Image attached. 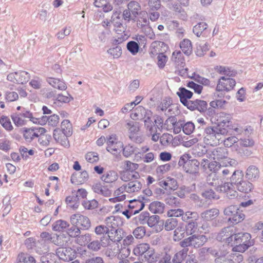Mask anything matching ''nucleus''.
Instances as JSON below:
<instances>
[{
  "label": "nucleus",
  "instance_id": "1",
  "mask_svg": "<svg viewBox=\"0 0 263 263\" xmlns=\"http://www.w3.org/2000/svg\"><path fill=\"white\" fill-rule=\"evenodd\" d=\"M204 142L207 145H216L219 143L222 135L228 133L227 128L219 125L210 126L204 130Z\"/></svg>",
  "mask_w": 263,
  "mask_h": 263
},
{
  "label": "nucleus",
  "instance_id": "2",
  "mask_svg": "<svg viewBox=\"0 0 263 263\" xmlns=\"http://www.w3.org/2000/svg\"><path fill=\"white\" fill-rule=\"evenodd\" d=\"M243 180V174L242 171H235L231 177V182L224 183L219 187L221 192L225 193L229 198H234L237 196V192L235 190L233 185L237 186Z\"/></svg>",
  "mask_w": 263,
  "mask_h": 263
},
{
  "label": "nucleus",
  "instance_id": "3",
  "mask_svg": "<svg viewBox=\"0 0 263 263\" xmlns=\"http://www.w3.org/2000/svg\"><path fill=\"white\" fill-rule=\"evenodd\" d=\"M234 241L236 246L233 248V252L237 253L245 251L254 245L251 236L248 233H238L234 234Z\"/></svg>",
  "mask_w": 263,
  "mask_h": 263
},
{
  "label": "nucleus",
  "instance_id": "4",
  "mask_svg": "<svg viewBox=\"0 0 263 263\" xmlns=\"http://www.w3.org/2000/svg\"><path fill=\"white\" fill-rule=\"evenodd\" d=\"M151 52L153 55L158 54L157 64L159 68H162L164 67L166 62V57L162 53L167 49V45L163 42L155 41L151 45Z\"/></svg>",
  "mask_w": 263,
  "mask_h": 263
},
{
  "label": "nucleus",
  "instance_id": "5",
  "mask_svg": "<svg viewBox=\"0 0 263 263\" xmlns=\"http://www.w3.org/2000/svg\"><path fill=\"white\" fill-rule=\"evenodd\" d=\"M206 157L210 160H213L215 162L217 161H226L223 165H227L230 164L229 161V153L228 149L223 147H219L213 149H209L206 152Z\"/></svg>",
  "mask_w": 263,
  "mask_h": 263
},
{
  "label": "nucleus",
  "instance_id": "6",
  "mask_svg": "<svg viewBox=\"0 0 263 263\" xmlns=\"http://www.w3.org/2000/svg\"><path fill=\"white\" fill-rule=\"evenodd\" d=\"M223 213L224 215L228 217V221L234 224L242 221L245 217L236 205H230L226 208Z\"/></svg>",
  "mask_w": 263,
  "mask_h": 263
},
{
  "label": "nucleus",
  "instance_id": "7",
  "mask_svg": "<svg viewBox=\"0 0 263 263\" xmlns=\"http://www.w3.org/2000/svg\"><path fill=\"white\" fill-rule=\"evenodd\" d=\"M46 132V129L43 127H25L22 129V134L25 141L30 143L34 139L45 134Z\"/></svg>",
  "mask_w": 263,
  "mask_h": 263
},
{
  "label": "nucleus",
  "instance_id": "8",
  "mask_svg": "<svg viewBox=\"0 0 263 263\" xmlns=\"http://www.w3.org/2000/svg\"><path fill=\"white\" fill-rule=\"evenodd\" d=\"M70 222L73 226L81 227L84 230H88L91 227L90 219L86 216L82 215L80 213L72 214L70 216Z\"/></svg>",
  "mask_w": 263,
  "mask_h": 263
},
{
  "label": "nucleus",
  "instance_id": "9",
  "mask_svg": "<svg viewBox=\"0 0 263 263\" xmlns=\"http://www.w3.org/2000/svg\"><path fill=\"white\" fill-rule=\"evenodd\" d=\"M243 260V256L239 253L233 252L220 255L215 259L216 263H238Z\"/></svg>",
  "mask_w": 263,
  "mask_h": 263
},
{
  "label": "nucleus",
  "instance_id": "10",
  "mask_svg": "<svg viewBox=\"0 0 263 263\" xmlns=\"http://www.w3.org/2000/svg\"><path fill=\"white\" fill-rule=\"evenodd\" d=\"M30 78V74L23 70L9 73L7 77L8 81L18 84L26 83Z\"/></svg>",
  "mask_w": 263,
  "mask_h": 263
},
{
  "label": "nucleus",
  "instance_id": "11",
  "mask_svg": "<svg viewBox=\"0 0 263 263\" xmlns=\"http://www.w3.org/2000/svg\"><path fill=\"white\" fill-rule=\"evenodd\" d=\"M236 85L235 80L230 77H221L218 80L216 90L217 91H230Z\"/></svg>",
  "mask_w": 263,
  "mask_h": 263
},
{
  "label": "nucleus",
  "instance_id": "12",
  "mask_svg": "<svg viewBox=\"0 0 263 263\" xmlns=\"http://www.w3.org/2000/svg\"><path fill=\"white\" fill-rule=\"evenodd\" d=\"M138 15H139L137 20L138 27L140 28L145 27L148 30V34L147 35H149L151 39H153L155 34L152 28L149 26V22L147 12L145 11H142Z\"/></svg>",
  "mask_w": 263,
  "mask_h": 263
},
{
  "label": "nucleus",
  "instance_id": "13",
  "mask_svg": "<svg viewBox=\"0 0 263 263\" xmlns=\"http://www.w3.org/2000/svg\"><path fill=\"white\" fill-rule=\"evenodd\" d=\"M56 254L60 259L69 261L76 257V252L75 250L69 247L60 248L57 250Z\"/></svg>",
  "mask_w": 263,
  "mask_h": 263
},
{
  "label": "nucleus",
  "instance_id": "14",
  "mask_svg": "<svg viewBox=\"0 0 263 263\" xmlns=\"http://www.w3.org/2000/svg\"><path fill=\"white\" fill-rule=\"evenodd\" d=\"M234 234L232 228H224L218 233L217 239L219 241H225L227 243H230L233 241Z\"/></svg>",
  "mask_w": 263,
  "mask_h": 263
},
{
  "label": "nucleus",
  "instance_id": "15",
  "mask_svg": "<svg viewBox=\"0 0 263 263\" xmlns=\"http://www.w3.org/2000/svg\"><path fill=\"white\" fill-rule=\"evenodd\" d=\"M207 106L206 101L196 99L194 101L190 100L185 106L191 110H197L200 112H203L206 110Z\"/></svg>",
  "mask_w": 263,
  "mask_h": 263
},
{
  "label": "nucleus",
  "instance_id": "16",
  "mask_svg": "<svg viewBox=\"0 0 263 263\" xmlns=\"http://www.w3.org/2000/svg\"><path fill=\"white\" fill-rule=\"evenodd\" d=\"M124 237V232L121 229H109V232L107 234V238L105 240H107L110 242L111 241L114 242H120Z\"/></svg>",
  "mask_w": 263,
  "mask_h": 263
},
{
  "label": "nucleus",
  "instance_id": "17",
  "mask_svg": "<svg viewBox=\"0 0 263 263\" xmlns=\"http://www.w3.org/2000/svg\"><path fill=\"white\" fill-rule=\"evenodd\" d=\"M109 245V241L105 240L104 237H101L100 240H95L87 245V248L92 251L97 252L99 251L102 247L105 248Z\"/></svg>",
  "mask_w": 263,
  "mask_h": 263
},
{
  "label": "nucleus",
  "instance_id": "18",
  "mask_svg": "<svg viewBox=\"0 0 263 263\" xmlns=\"http://www.w3.org/2000/svg\"><path fill=\"white\" fill-rule=\"evenodd\" d=\"M199 162L196 159H192L186 163L184 171L189 174L197 176L199 174Z\"/></svg>",
  "mask_w": 263,
  "mask_h": 263
},
{
  "label": "nucleus",
  "instance_id": "19",
  "mask_svg": "<svg viewBox=\"0 0 263 263\" xmlns=\"http://www.w3.org/2000/svg\"><path fill=\"white\" fill-rule=\"evenodd\" d=\"M126 193H134L139 192L142 188V183L137 179H134L127 183L124 184Z\"/></svg>",
  "mask_w": 263,
  "mask_h": 263
},
{
  "label": "nucleus",
  "instance_id": "20",
  "mask_svg": "<svg viewBox=\"0 0 263 263\" xmlns=\"http://www.w3.org/2000/svg\"><path fill=\"white\" fill-rule=\"evenodd\" d=\"M126 128L129 133V138L133 139L140 130V124L138 122L130 121L126 123Z\"/></svg>",
  "mask_w": 263,
  "mask_h": 263
},
{
  "label": "nucleus",
  "instance_id": "21",
  "mask_svg": "<svg viewBox=\"0 0 263 263\" xmlns=\"http://www.w3.org/2000/svg\"><path fill=\"white\" fill-rule=\"evenodd\" d=\"M192 243V247L195 248H198L202 246L206 241L207 238L203 235H193L190 236Z\"/></svg>",
  "mask_w": 263,
  "mask_h": 263
},
{
  "label": "nucleus",
  "instance_id": "22",
  "mask_svg": "<svg viewBox=\"0 0 263 263\" xmlns=\"http://www.w3.org/2000/svg\"><path fill=\"white\" fill-rule=\"evenodd\" d=\"M159 185L166 191L175 190L178 186L177 181L172 178H167L165 181L159 182Z\"/></svg>",
  "mask_w": 263,
  "mask_h": 263
},
{
  "label": "nucleus",
  "instance_id": "23",
  "mask_svg": "<svg viewBox=\"0 0 263 263\" xmlns=\"http://www.w3.org/2000/svg\"><path fill=\"white\" fill-rule=\"evenodd\" d=\"M47 83L54 88L61 90H65L67 88L65 83L59 79H55L52 77H49L46 79Z\"/></svg>",
  "mask_w": 263,
  "mask_h": 263
},
{
  "label": "nucleus",
  "instance_id": "24",
  "mask_svg": "<svg viewBox=\"0 0 263 263\" xmlns=\"http://www.w3.org/2000/svg\"><path fill=\"white\" fill-rule=\"evenodd\" d=\"M217 209L213 208L206 210L201 214V217L205 221H210L215 219L219 215Z\"/></svg>",
  "mask_w": 263,
  "mask_h": 263
},
{
  "label": "nucleus",
  "instance_id": "25",
  "mask_svg": "<svg viewBox=\"0 0 263 263\" xmlns=\"http://www.w3.org/2000/svg\"><path fill=\"white\" fill-rule=\"evenodd\" d=\"M177 95L180 98L181 102L185 106L190 101L188 99L192 97L193 93L184 88H180L177 92Z\"/></svg>",
  "mask_w": 263,
  "mask_h": 263
},
{
  "label": "nucleus",
  "instance_id": "26",
  "mask_svg": "<svg viewBox=\"0 0 263 263\" xmlns=\"http://www.w3.org/2000/svg\"><path fill=\"white\" fill-rule=\"evenodd\" d=\"M232 117L230 114H226L225 112H220L219 114L218 118L217 121H218V124L220 127L227 126L229 127L231 125L230 123Z\"/></svg>",
  "mask_w": 263,
  "mask_h": 263
},
{
  "label": "nucleus",
  "instance_id": "27",
  "mask_svg": "<svg viewBox=\"0 0 263 263\" xmlns=\"http://www.w3.org/2000/svg\"><path fill=\"white\" fill-rule=\"evenodd\" d=\"M206 181L208 184L216 187L217 191L221 192L219 187L222 185L221 184L222 181L218 179V176L215 173H213L209 174L207 177Z\"/></svg>",
  "mask_w": 263,
  "mask_h": 263
},
{
  "label": "nucleus",
  "instance_id": "28",
  "mask_svg": "<svg viewBox=\"0 0 263 263\" xmlns=\"http://www.w3.org/2000/svg\"><path fill=\"white\" fill-rule=\"evenodd\" d=\"M16 263H35V259L27 253L20 252L17 256Z\"/></svg>",
  "mask_w": 263,
  "mask_h": 263
},
{
  "label": "nucleus",
  "instance_id": "29",
  "mask_svg": "<svg viewBox=\"0 0 263 263\" xmlns=\"http://www.w3.org/2000/svg\"><path fill=\"white\" fill-rule=\"evenodd\" d=\"M259 176V171L258 168L254 165H251L246 170V177L251 181L255 180Z\"/></svg>",
  "mask_w": 263,
  "mask_h": 263
},
{
  "label": "nucleus",
  "instance_id": "30",
  "mask_svg": "<svg viewBox=\"0 0 263 263\" xmlns=\"http://www.w3.org/2000/svg\"><path fill=\"white\" fill-rule=\"evenodd\" d=\"M40 124H43L48 122L49 125L56 126L59 122V117L57 115H53L49 117L43 116L40 118Z\"/></svg>",
  "mask_w": 263,
  "mask_h": 263
},
{
  "label": "nucleus",
  "instance_id": "31",
  "mask_svg": "<svg viewBox=\"0 0 263 263\" xmlns=\"http://www.w3.org/2000/svg\"><path fill=\"white\" fill-rule=\"evenodd\" d=\"M101 180L106 183H112L118 178L117 173L114 171H109L105 172L101 177Z\"/></svg>",
  "mask_w": 263,
  "mask_h": 263
},
{
  "label": "nucleus",
  "instance_id": "32",
  "mask_svg": "<svg viewBox=\"0 0 263 263\" xmlns=\"http://www.w3.org/2000/svg\"><path fill=\"white\" fill-rule=\"evenodd\" d=\"M40 237L41 238V240L45 242H52L55 245H59L58 236L54 235H52L51 234L47 232H43L40 234Z\"/></svg>",
  "mask_w": 263,
  "mask_h": 263
},
{
  "label": "nucleus",
  "instance_id": "33",
  "mask_svg": "<svg viewBox=\"0 0 263 263\" xmlns=\"http://www.w3.org/2000/svg\"><path fill=\"white\" fill-rule=\"evenodd\" d=\"M128 207L131 209V213H138L144 207V203L142 201L134 200L130 201Z\"/></svg>",
  "mask_w": 263,
  "mask_h": 263
},
{
  "label": "nucleus",
  "instance_id": "34",
  "mask_svg": "<svg viewBox=\"0 0 263 263\" xmlns=\"http://www.w3.org/2000/svg\"><path fill=\"white\" fill-rule=\"evenodd\" d=\"M53 137L55 140L64 145L66 144L68 136H66L60 129H55L53 131Z\"/></svg>",
  "mask_w": 263,
  "mask_h": 263
},
{
  "label": "nucleus",
  "instance_id": "35",
  "mask_svg": "<svg viewBox=\"0 0 263 263\" xmlns=\"http://www.w3.org/2000/svg\"><path fill=\"white\" fill-rule=\"evenodd\" d=\"M150 249V246L147 243H142L136 246L133 250L134 254L136 256H142L146 253Z\"/></svg>",
  "mask_w": 263,
  "mask_h": 263
},
{
  "label": "nucleus",
  "instance_id": "36",
  "mask_svg": "<svg viewBox=\"0 0 263 263\" xmlns=\"http://www.w3.org/2000/svg\"><path fill=\"white\" fill-rule=\"evenodd\" d=\"M164 209V203L159 201H154L149 205V210L153 213L161 214Z\"/></svg>",
  "mask_w": 263,
  "mask_h": 263
},
{
  "label": "nucleus",
  "instance_id": "37",
  "mask_svg": "<svg viewBox=\"0 0 263 263\" xmlns=\"http://www.w3.org/2000/svg\"><path fill=\"white\" fill-rule=\"evenodd\" d=\"M180 47L183 52L186 55H190L193 51L192 45L189 39H184L180 43Z\"/></svg>",
  "mask_w": 263,
  "mask_h": 263
},
{
  "label": "nucleus",
  "instance_id": "38",
  "mask_svg": "<svg viewBox=\"0 0 263 263\" xmlns=\"http://www.w3.org/2000/svg\"><path fill=\"white\" fill-rule=\"evenodd\" d=\"M88 177V175L86 171L80 173L73 174L71 177V181L72 183L82 182L85 181Z\"/></svg>",
  "mask_w": 263,
  "mask_h": 263
},
{
  "label": "nucleus",
  "instance_id": "39",
  "mask_svg": "<svg viewBox=\"0 0 263 263\" xmlns=\"http://www.w3.org/2000/svg\"><path fill=\"white\" fill-rule=\"evenodd\" d=\"M69 226L68 222L63 220H58L52 224V230L54 231L63 232Z\"/></svg>",
  "mask_w": 263,
  "mask_h": 263
},
{
  "label": "nucleus",
  "instance_id": "40",
  "mask_svg": "<svg viewBox=\"0 0 263 263\" xmlns=\"http://www.w3.org/2000/svg\"><path fill=\"white\" fill-rule=\"evenodd\" d=\"M145 126L146 127L147 134L150 136L157 132V127L153 124V122L149 117L144 118Z\"/></svg>",
  "mask_w": 263,
  "mask_h": 263
},
{
  "label": "nucleus",
  "instance_id": "41",
  "mask_svg": "<svg viewBox=\"0 0 263 263\" xmlns=\"http://www.w3.org/2000/svg\"><path fill=\"white\" fill-rule=\"evenodd\" d=\"M188 251L189 249L185 248L177 252L173 258L174 263H181L186 257Z\"/></svg>",
  "mask_w": 263,
  "mask_h": 263
},
{
  "label": "nucleus",
  "instance_id": "42",
  "mask_svg": "<svg viewBox=\"0 0 263 263\" xmlns=\"http://www.w3.org/2000/svg\"><path fill=\"white\" fill-rule=\"evenodd\" d=\"M140 178V175L139 173H133L125 171L120 174V179L124 181H130L133 179H138Z\"/></svg>",
  "mask_w": 263,
  "mask_h": 263
},
{
  "label": "nucleus",
  "instance_id": "43",
  "mask_svg": "<svg viewBox=\"0 0 263 263\" xmlns=\"http://www.w3.org/2000/svg\"><path fill=\"white\" fill-rule=\"evenodd\" d=\"M123 155L124 157L128 158L132 156L133 154L135 155L140 154L139 149L130 144L126 145L122 149Z\"/></svg>",
  "mask_w": 263,
  "mask_h": 263
},
{
  "label": "nucleus",
  "instance_id": "44",
  "mask_svg": "<svg viewBox=\"0 0 263 263\" xmlns=\"http://www.w3.org/2000/svg\"><path fill=\"white\" fill-rule=\"evenodd\" d=\"M61 129H60L64 134L69 137L72 135V125L68 120H64L61 123Z\"/></svg>",
  "mask_w": 263,
  "mask_h": 263
},
{
  "label": "nucleus",
  "instance_id": "45",
  "mask_svg": "<svg viewBox=\"0 0 263 263\" xmlns=\"http://www.w3.org/2000/svg\"><path fill=\"white\" fill-rule=\"evenodd\" d=\"M236 187L239 191L248 193L252 191L253 189V184L248 181H244L243 180L240 184Z\"/></svg>",
  "mask_w": 263,
  "mask_h": 263
},
{
  "label": "nucleus",
  "instance_id": "46",
  "mask_svg": "<svg viewBox=\"0 0 263 263\" xmlns=\"http://www.w3.org/2000/svg\"><path fill=\"white\" fill-rule=\"evenodd\" d=\"M127 7L134 18H136L139 13V11L141 10V6L139 4L135 1H131L128 3Z\"/></svg>",
  "mask_w": 263,
  "mask_h": 263
},
{
  "label": "nucleus",
  "instance_id": "47",
  "mask_svg": "<svg viewBox=\"0 0 263 263\" xmlns=\"http://www.w3.org/2000/svg\"><path fill=\"white\" fill-rule=\"evenodd\" d=\"M0 124L8 132H11L13 129L10 119L7 116H2L0 117Z\"/></svg>",
  "mask_w": 263,
  "mask_h": 263
},
{
  "label": "nucleus",
  "instance_id": "48",
  "mask_svg": "<svg viewBox=\"0 0 263 263\" xmlns=\"http://www.w3.org/2000/svg\"><path fill=\"white\" fill-rule=\"evenodd\" d=\"M119 218L115 216H110L106 218L105 222L106 224V226L108 227V229H115L118 227L119 225Z\"/></svg>",
  "mask_w": 263,
  "mask_h": 263
},
{
  "label": "nucleus",
  "instance_id": "49",
  "mask_svg": "<svg viewBox=\"0 0 263 263\" xmlns=\"http://www.w3.org/2000/svg\"><path fill=\"white\" fill-rule=\"evenodd\" d=\"M11 117L15 126L19 127L26 124L27 121L24 119L21 113L13 114Z\"/></svg>",
  "mask_w": 263,
  "mask_h": 263
},
{
  "label": "nucleus",
  "instance_id": "50",
  "mask_svg": "<svg viewBox=\"0 0 263 263\" xmlns=\"http://www.w3.org/2000/svg\"><path fill=\"white\" fill-rule=\"evenodd\" d=\"M144 258L148 263H155L159 259V254H156L154 250H149L144 255Z\"/></svg>",
  "mask_w": 263,
  "mask_h": 263
},
{
  "label": "nucleus",
  "instance_id": "51",
  "mask_svg": "<svg viewBox=\"0 0 263 263\" xmlns=\"http://www.w3.org/2000/svg\"><path fill=\"white\" fill-rule=\"evenodd\" d=\"M208 27V25L204 22H200L195 26L193 29L194 33L199 37L201 35L202 32L205 30Z\"/></svg>",
  "mask_w": 263,
  "mask_h": 263
},
{
  "label": "nucleus",
  "instance_id": "52",
  "mask_svg": "<svg viewBox=\"0 0 263 263\" xmlns=\"http://www.w3.org/2000/svg\"><path fill=\"white\" fill-rule=\"evenodd\" d=\"M91 240V235L90 234L86 233L78 237L77 241L78 244L81 246L88 245Z\"/></svg>",
  "mask_w": 263,
  "mask_h": 263
},
{
  "label": "nucleus",
  "instance_id": "53",
  "mask_svg": "<svg viewBox=\"0 0 263 263\" xmlns=\"http://www.w3.org/2000/svg\"><path fill=\"white\" fill-rule=\"evenodd\" d=\"M229 128L230 129L233 130L235 132V134L236 135H240L243 133V132L246 133V135L249 133V130L248 128L247 127L243 128L242 127H241L236 124H231V125Z\"/></svg>",
  "mask_w": 263,
  "mask_h": 263
},
{
  "label": "nucleus",
  "instance_id": "54",
  "mask_svg": "<svg viewBox=\"0 0 263 263\" xmlns=\"http://www.w3.org/2000/svg\"><path fill=\"white\" fill-rule=\"evenodd\" d=\"M185 229L183 227H178L174 232L173 239L175 241L180 240L184 237Z\"/></svg>",
  "mask_w": 263,
  "mask_h": 263
},
{
  "label": "nucleus",
  "instance_id": "55",
  "mask_svg": "<svg viewBox=\"0 0 263 263\" xmlns=\"http://www.w3.org/2000/svg\"><path fill=\"white\" fill-rule=\"evenodd\" d=\"M197 230V224L196 222L193 220L188 223L185 227V231L187 235H193Z\"/></svg>",
  "mask_w": 263,
  "mask_h": 263
},
{
  "label": "nucleus",
  "instance_id": "56",
  "mask_svg": "<svg viewBox=\"0 0 263 263\" xmlns=\"http://www.w3.org/2000/svg\"><path fill=\"white\" fill-rule=\"evenodd\" d=\"M107 53L112 56L114 59L119 58L122 54V49L119 46L109 48L107 50Z\"/></svg>",
  "mask_w": 263,
  "mask_h": 263
},
{
  "label": "nucleus",
  "instance_id": "57",
  "mask_svg": "<svg viewBox=\"0 0 263 263\" xmlns=\"http://www.w3.org/2000/svg\"><path fill=\"white\" fill-rule=\"evenodd\" d=\"M178 224V220L176 218H171L167 219L164 224V228L167 231L174 229Z\"/></svg>",
  "mask_w": 263,
  "mask_h": 263
},
{
  "label": "nucleus",
  "instance_id": "58",
  "mask_svg": "<svg viewBox=\"0 0 263 263\" xmlns=\"http://www.w3.org/2000/svg\"><path fill=\"white\" fill-rule=\"evenodd\" d=\"M94 232L98 236H104V235L108 234L109 229L108 227L101 224L95 227Z\"/></svg>",
  "mask_w": 263,
  "mask_h": 263
},
{
  "label": "nucleus",
  "instance_id": "59",
  "mask_svg": "<svg viewBox=\"0 0 263 263\" xmlns=\"http://www.w3.org/2000/svg\"><path fill=\"white\" fill-rule=\"evenodd\" d=\"M172 60L178 65L183 63L184 58L180 51H175L172 54Z\"/></svg>",
  "mask_w": 263,
  "mask_h": 263
},
{
  "label": "nucleus",
  "instance_id": "60",
  "mask_svg": "<svg viewBox=\"0 0 263 263\" xmlns=\"http://www.w3.org/2000/svg\"><path fill=\"white\" fill-rule=\"evenodd\" d=\"M148 217H149V213L147 212H143L135 217L136 222L137 224H145Z\"/></svg>",
  "mask_w": 263,
  "mask_h": 263
},
{
  "label": "nucleus",
  "instance_id": "61",
  "mask_svg": "<svg viewBox=\"0 0 263 263\" xmlns=\"http://www.w3.org/2000/svg\"><path fill=\"white\" fill-rule=\"evenodd\" d=\"M107 138V146H111L113 144H117L118 146H123V143L119 141L117 138L116 135L112 134L109 136Z\"/></svg>",
  "mask_w": 263,
  "mask_h": 263
},
{
  "label": "nucleus",
  "instance_id": "62",
  "mask_svg": "<svg viewBox=\"0 0 263 263\" xmlns=\"http://www.w3.org/2000/svg\"><path fill=\"white\" fill-rule=\"evenodd\" d=\"M128 50L133 55L136 54L139 49L138 44L135 41H130L127 44Z\"/></svg>",
  "mask_w": 263,
  "mask_h": 263
},
{
  "label": "nucleus",
  "instance_id": "63",
  "mask_svg": "<svg viewBox=\"0 0 263 263\" xmlns=\"http://www.w3.org/2000/svg\"><path fill=\"white\" fill-rule=\"evenodd\" d=\"M86 161L89 163H95L99 161V157L97 153L90 152L85 155Z\"/></svg>",
  "mask_w": 263,
  "mask_h": 263
},
{
  "label": "nucleus",
  "instance_id": "64",
  "mask_svg": "<svg viewBox=\"0 0 263 263\" xmlns=\"http://www.w3.org/2000/svg\"><path fill=\"white\" fill-rule=\"evenodd\" d=\"M146 230L144 227L140 226L136 228L133 232V235L137 239H141L145 235Z\"/></svg>",
  "mask_w": 263,
  "mask_h": 263
}]
</instances>
